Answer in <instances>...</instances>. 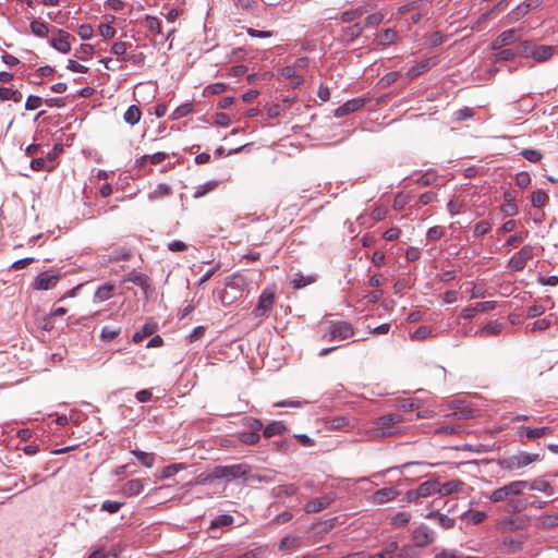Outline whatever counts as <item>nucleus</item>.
I'll use <instances>...</instances> for the list:
<instances>
[{"label": "nucleus", "mask_w": 558, "mask_h": 558, "mask_svg": "<svg viewBox=\"0 0 558 558\" xmlns=\"http://www.w3.org/2000/svg\"><path fill=\"white\" fill-rule=\"evenodd\" d=\"M523 490L522 480H517L493 490L489 494L488 499L495 504L508 501L511 511L522 512L527 508L529 504L521 499L514 500L513 498L520 496Z\"/></svg>", "instance_id": "obj_1"}, {"label": "nucleus", "mask_w": 558, "mask_h": 558, "mask_svg": "<svg viewBox=\"0 0 558 558\" xmlns=\"http://www.w3.org/2000/svg\"><path fill=\"white\" fill-rule=\"evenodd\" d=\"M248 473V466L244 463L232 465H217L209 473L201 475L198 484H209L215 480H235L245 476Z\"/></svg>", "instance_id": "obj_2"}, {"label": "nucleus", "mask_w": 558, "mask_h": 558, "mask_svg": "<svg viewBox=\"0 0 558 558\" xmlns=\"http://www.w3.org/2000/svg\"><path fill=\"white\" fill-rule=\"evenodd\" d=\"M401 422L402 416L399 414L383 415L375 421L368 433L374 438L390 437L401 432Z\"/></svg>", "instance_id": "obj_3"}, {"label": "nucleus", "mask_w": 558, "mask_h": 558, "mask_svg": "<svg viewBox=\"0 0 558 558\" xmlns=\"http://www.w3.org/2000/svg\"><path fill=\"white\" fill-rule=\"evenodd\" d=\"M277 300V287L275 284L267 286L258 296V301L252 315L255 318H267Z\"/></svg>", "instance_id": "obj_4"}, {"label": "nucleus", "mask_w": 558, "mask_h": 558, "mask_svg": "<svg viewBox=\"0 0 558 558\" xmlns=\"http://www.w3.org/2000/svg\"><path fill=\"white\" fill-rule=\"evenodd\" d=\"M60 279L61 275L57 270L43 271L35 277L32 287L38 291L50 290L57 286Z\"/></svg>", "instance_id": "obj_5"}, {"label": "nucleus", "mask_w": 558, "mask_h": 558, "mask_svg": "<svg viewBox=\"0 0 558 558\" xmlns=\"http://www.w3.org/2000/svg\"><path fill=\"white\" fill-rule=\"evenodd\" d=\"M538 460V454L521 452L517 456L509 457L504 460L502 468L514 471L527 466Z\"/></svg>", "instance_id": "obj_6"}, {"label": "nucleus", "mask_w": 558, "mask_h": 558, "mask_svg": "<svg viewBox=\"0 0 558 558\" xmlns=\"http://www.w3.org/2000/svg\"><path fill=\"white\" fill-rule=\"evenodd\" d=\"M354 335L353 326L348 322H331L329 326V340H347Z\"/></svg>", "instance_id": "obj_7"}, {"label": "nucleus", "mask_w": 558, "mask_h": 558, "mask_svg": "<svg viewBox=\"0 0 558 558\" xmlns=\"http://www.w3.org/2000/svg\"><path fill=\"white\" fill-rule=\"evenodd\" d=\"M414 546L426 547L435 539L434 532L425 524L416 526L411 534Z\"/></svg>", "instance_id": "obj_8"}, {"label": "nucleus", "mask_w": 558, "mask_h": 558, "mask_svg": "<svg viewBox=\"0 0 558 558\" xmlns=\"http://www.w3.org/2000/svg\"><path fill=\"white\" fill-rule=\"evenodd\" d=\"M533 257V248L529 245L523 246L517 252L508 262V267L515 271H521L525 268L529 259Z\"/></svg>", "instance_id": "obj_9"}, {"label": "nucleus", "mask_w": 558, "mask_h": 558, "mask_svg": "<svg viewBox=\"0 0 558 558\" xmlns=\"http://www.w3.org/2000/svg\"><path fill=\"white\" fill-rule=\"evenodd\" d=\"M71 34L63 29H54L53 37L50 39V46L61 53L71 51Z\"/></svg>", "instance_id": "obj_10"}, {"label": "nucleus", "mask_w": 558, "mask_h": 558, "mask_svg": "<svg viewBox=\"0 0 558 558\" xmlns=\"http://www.w3.org/2000/svg\"><path fill=\"white\" fill-rule=\"evenodd\" d=\"M521 37V34L518 29H507L499 34L490 45V48L493 50H500L505 46H510L514 44L517 40H519Z\"/></svg>", "instance_id": "obj_11"}, {"label": "nucleus", "mask_w": 558, "mask_h": 558, "mask_svg": "<svg viewBox=\"0 0 558 558\" xmlns=\"http://www.w3.org/2000/svg\"><path fill=\"white\" fill-rule=\"evenodd\" d=\"M336 496L333 493L326 494L325 496L311 499L304 507L307 513L319 512L331 505Z\"/></svg>", "instance_id": "obj_12"}, {"label": "nucleus", "mask_w": 558, "mask_h": 558, "mask_svg": "<svg viewBox=\"0 0 558 558\" xmlns=\"http://www.w3.org/2000/svg\"><path fill=\"white\" fill-rule=\"evenodd\" d=\"M523 489L537 490L544 493L547 496L554 495V488L548 481L539 476L531 481L522 480Z\"/></svg>", "instance_id": "obj_13"}, {"label": "nucleus", "mask_w": 558, "mask_h": 558, "mask_svg": "<svg viewBox=\"0 0 558 558\" xmlns=\"http://www.w3.org/2000/svg\"><path fill=\"white\" fill-rule=\"evenodd\" d=\"M525 541V536H519L515 538L506 536L501 541L502 551L507 555L518 554L523 549Z\"/></svg>", "instance_id": "obj_14"}, {"label": "nucleus", "mask_w": 558, "mask_h": 558, "mask_svg": "<svg viewBox=\"0 0 558 558\" xmlns=\"http://www.w3.org/2000/svg\"><path fill=\"white\" fill-rule=\"evenodd\" d=\"M495 308H496L495 301L478 302L475 304V306L463 308L461 312V317L465 320H469V319H472L476 315V313L489 312Z\"/></svg>", "instance_id": "obj_15"}, {"label": "nucleus", "mask_w": 558, "mask_h": 558, "mask_svg": "<svg viewBox=\"0 0 558 558\" xmlns=\"http://www.w3.org/2000/svg\"><path fill=\"white\" fill-rule=\"evenodd\" d=\"M399 495V492L393 487H385L376 490L371 497V502L375 505H383L393 500Z\"/></svg>", "instance_id": "obj_16"}, {"label": "nucleus", "mask_w": 558, "mask_h": 558, "mask_svg": "<svg viewBox=\"0 0 558 558\" xmlns=\"http://www.w3.org/2000/svg\"><path fill=\"white\" fill-rule=\"evenodd\" d=\"M365 105V99L354 98L350 99L335 110V117L341 118L352 112L357 111Z\"/></svg>", "instance_id": "obj_17"}, {"label": "nucleus", "mask_w": 558, "mask_h": 558, "mask_svg": "<svg viewBox=\"0 0 558 558\" xmlns=\"http://www.w3.org/2000/svg\"><path fill=\"white\" fill-rule=\"evenodd\" d=\"M529 52L536 62H545L555 54V48L546 45L534 46Z\"/></svg>", "instance_id": "obj_18"}, {"label": "nucleus", "mask_w": 558, "mask_h": 558, "mask_svg": "<svg viewBox=\"0 0 558 558\" xmlns=\"http://www.w3.org/2000/svg\"><path fill=\"white\" fill-rule=\"evenodd\" d=\"M144 487H145L144 480L134 478V480L128 481L124 484L122 492L125 496L133 497V496L140 495L144 490Z\"/></svg>", "instance_id": "obj_19"}, {"label": "nucleus", "mask_w": 558, "mask_h": 558, "mask_svg": "<svg viewBox=\"0 0 558 558\" xmlns=\"http://www.w3.org/2000/svg\"><path fill=\"white\" fill-rule=\"evenodd\" d=\"M463 486H464V483L461 480H451L444 484H441L439 482L438 495L439 496H449L454 493H459Z\"/></svg>", "instance_id": "obj_20"}, {"label": "nucleus", "mask_w": 558, "mask_h": 558, "mask_svg": "<svg viewBox=\"0 0 558 558\" xmlns=\"http://www.w3.org/2000/svg\"><path fill=\"white\" fill-rule=\"evenodd\" d=\"M116 287L112 283H105L100 286L95 294H94V302L95 303H101L109 299H111L114 295Z\"/></svg>", "instance_id": "obj_21"}, {"label": "nucleus", "mask_w": 558, "mask_h": 558, "mask_svg": "<svg viewBox=\"0 0 558 558\" xmlns=\"http://www.w3.org/2000/svg\"><path fill=\"white\" fill-rule=\"evenodd\" d=\"M435 64H436V61L434 59L424 60V61L411 66L407 72V77L409 80H413V78L417 77L418 75H421L423 72L430 69Z\"/></svg>", "instance_id": "obj_22"}, {"label": "nucleus", "mask_w": 558, "mask_h": 558, "mask_svg": "<svg viewBox=\"0 0 558 558\" xmlns=\"http://www.w3.org/2000/svg\"><path fill=\"white\" fill-rule=\"evenodd\" d=\"M524 521L520 518L507 517L498 523V530L501 532L515 531L523 527Z\"/></svg>", "instance_id": "obj_23"}, {"label": "nucleus", "mask_w": 558, "mask_h": 558, "mask_svg": "<svg viewBox=\"0 0 558 558\" xmlns=\"http://www.w3.org/2000/svg\"><path fill=\"white\" fill-rule=\"evenodd\" d=\"M122 281L123 282H132V283L141 287L145 292L149 288L148 278L145 275L135 272V271L126 274L123 277Z\"/></svg>", "instance_id": "obj_24"}, {"label": "nucleus", "mask_w": 558, "mask_h": 558, "mask_svg": "<svg viewBox=\"0 0 558 558\" xmlns=\"http://www.w3.org/2000/svg\"><path fill=\"white\" fill-rule=\"evenodd\" d=\"M281 74L284 78L289 80L293 86H299L303 82V74L298 72L293 65L282 68Z\"/></svg>", "instance_id": "obj_25"}, {"label": "nucleus", "mask_w": 558, "mask_h": 558, "mask_svg": "<svg viewBox=\"0 0 558 558\" xmlns=\"http://www.w3.org/2000/svg\"><path fill=\"white\" fill-rule=\"evenodd\" d=\"M553 324V315L546 316L544 318L537 319L533 323H530L525 326L526 332H536L548 329Z\"/></svg>", "instance_id": "obj_26"}, {"label": "nucleus", "mask_w": 558, "mask_h": 558, "mask_svg": "<svg viewBox=\"0 0 558 558\" xmlns=\"http://www.w3.org/2000/svg\"><path fill=\"white\" fill-rule=\"evenodd\" d=\"M301 538L294 535H288L283 537L279 544L281 551L291 553L300 548Z\"/></svg>", "instance_id": "obj_27"}, {"label": "nucleus", "mask_w": 558, "mask_h": 558, "mask_svg": "<svg viewBox=\"0 0 558 558\" xmlns=\"http://www.w3.org/2000/svg\"><path fill=\"white\" fill-rule=\"evenodd\" d=\"M426 518L436 520L438 525L446 530L452 529L454 526V519L438 511H430L427 513Z\"/></svg>", "instance_id": "obj_28"}, {"label": "nucleus", "mask_w": 558, "mask_h": 558, "mask_svg": "<svg viewBox=\"0 0 558 558\" xmlns=\"http://www.w3.org/2000/svg\"><path fill=\"white\" fill-rule=\"evenodd\" d=\"M411 518H412V515L410 512L400 511V512H397L396 514L391 515L388 519V521H389V524L392 525L393 527L401 529V527H404L408 525Z\"/></svg>", "instance_id": "obj_29"}, {"label": "nucleus", "mask_w": 558, "mask_h": 558, "mask_svg": "<svg viewBox=\"0 0 558 558\" xmlns=\"http://www.w3.org/2000/svg\"><path fill=\"white\" fill-rule=\"evenodd\" d=\"M438 488H439L438 480L426 481L417 487V489H418L417 494L421 495L422 497H428V496L438 494Z\"/></svg>", "instance_id": "obj_30"}, {"label": "nucleus", "mask_w": 558, "mask_h": 558, "mask_svg": "<svg viewBox=\"0 0 558 558\" xmlns=\"http://www.w3.org/2000/svg\"><path fill=\"white\" fill-rule=\"evenodd\" d=\"M171 194V187L166 183H159L149 194L148 201L156 202Z\"/></svg>", "instance_id": "obj_31"}, {"label": "nucleus", "mask_w": 558, "mask_h": 558, "mask_svg": "<svg viewBox=\"0 0 558 558\" xmlns=\"http://www.w3.org/2000/svg\"><path fill=\"white\" fill-rule=\"evenodd\" d=\"M399 549V545L397 542H390L387 546L383 548L381 551L369 555V558H397V553Z\"/></svg>", "instance_id": "obj_32"}, {"label": "nucleus", "mask_w": 558, "mask_h": 558, "mask_svg": "<svg viewBox=\"0 0 558 558\" xmlns=\"http://www.w3.org/2000/svg\"><path fill=\"white\" fill-rule=\"evenodd\" d=\"M504 325L499 322H490L475 331L476 336H493L501 332Z\"/></svg>", "instance_id": "obj_33"}, {"label": "nucleus", "mask_w": 558, "mask_h": 558, "mask_svg": "<svg viewBox=\"0 0 558 558\" xmlns=\"http://www.w3.org/2000/svg\"><path fill=\"white\" fill-rule=\"evenodd\" d=\"M142 112L135 105L130 106L123 114V119L128 124L135 125L140 122Z\"/></svg>", "instance_id": "obj_34"}, {"label": "nucleus", "mask_w": 558, "mask_h": 558, "mask_svg": "<svg viewBox=\"0 0 558 558\" xmlns=\"http://www.w3.org/2000/svg\"><path fill=\"white\" fill-rule=\"evenodd\" d=\"M23 98V95L17 89H12L8 87H0V100L7 101L12 100L14 102H20Z\"/></svg>", "instance_id": "obj_35"}, {"label": "nucleus", "mask_w": 558, "mask_h": 558, "mask_svg": "<svg viewBox=\"0 0 558 558\" xmlns=\"http://www.w3.org/2000/svg\"><path fill=\"white\" fill-rule=\"evenodd\" d=\"M486 517V513L480 510H468L462 514V519L472 524L482 523Z\"/></svg>", "instance_id": "obj_36"}, {"label": "nucleus", "mask_w": 558, "mask_h": 558, "mask_svg": "<svg viewBox=\"0 0 558 558\" xmlns=\"http://www.w3.org/2000/svg\"><path fill=\"white\" fill-rule=\"evenodd\" d=\"M156 331V325L146 323L140 330L135 331L133 335V341L138 343L143 341L146 337L153 335Z\"/></svg>", "instance_id": "obj_37"}, {"label": "nucleus", "mask_w": 558, "mask_h": 558, "mask_svg": "<svg viewBox=\"0 0 558 558\" xmlns=\"http://www.w3.org/2000/svg\"><path fill=\"white\" fill-rule=\"evenodd\" d=\"M316 281V276H304L300 272L295 274L292 279V286L294 289H302Z\"/></svg>", "instance_id": "obj_38"}, {"label": "nucleus", "mask_w": 558, "mask_h": 558, "mask_svg": "<svg viewBox=\"0 0 558 558\" xmlns=\"http://www.w3.org/2000/svg\"><path fill=\"white\" fill-rule=\"evenodd\" d=\"M284 430L286 426L281 422L274 421L264 428V436L271 438L274 436L281 435Z\"/></svg>", "instance_id": "obj_39"}, {"label": "nucleus", "mask_w": 558, "mask_h": 558, "mask_svg": "<svg viewBox=\"0 0 558 558\" xmlns=\"http://www.w3.org/2000/svg\"><path fill=\"white\" fill-rule=\"evenodd\" d=\"M29 27H31L32 33L35 36L40 37V38L46 37L49 33L48 25L45 22L39 21V20L32 21Z\"/></svg>", "instance_id": "obj_40"}, {"label": "nucleus", "mask_w": 558, "mask_h": 558, "mask_svg": "<svg viewBox=\"0 0 558 558\" xmlns=\"http://www.w3.org/2000/svg\"><path fill=\"white\" fill-rule=\"evenodd\" d=\"M363 29L364 27L359 23L348 26L343 29L342 38L345 41H352L362 34Z\"/></svg>", "instance_id": "obj_41"}, {"label": "nucleus", "mask_w": 558, "mask_h": 558, "mask_svg": "<svg viewBox=\"0 0 558 558\" xmlns=\"http://www.w3.org/2000/svg\"><path fill=\"white\" fill-rule=\"evenodd\" d=\"M132 454H134L137 460L145 465L146 468H151L155 463L154 453L145 452L138 449L132 450Z\"/></svg>", "instance_id": "obj_42"}, {"label": "nucleus", "mask_w": 558, "mask_h": 558, "mask_svg": "<svg viewBox=\"0 0 558 558\" xmlns=\"http://www.w3.org/2000/svg\"><path fill=\"white\" fill-rule=\"evenodd\" d=\"M218 186V183L215 181H208L204 184H201L195 187L193 197L194 198H201L208 194L209 192L214 191Z\"/></svg>", "instance_id": "obj_43"}, {"label": "nucleus", "mask_w": 558, "mask_h": 558, "mask_svg": "<svg viewBox=\"0 0 558 558\" xmlns=\"http://www.w3.org/2000/svg\"><path fill=\"white\" fill-rule=\"evenodd\" d=\"M396 39L397 33L391 28L385 29L381 34L377 36L378 44L383 46L391 45L396 41Z\"/></svg>", "instance_id": "obj_44"}, {"label": "nucleus", "mask_w": 558, "mask_h": 558, "mask_svg": "<svg viewBox=\"0 0 558 558\" xmlns=\"http://www.w3.org/2000/svg\"><path fill=\"white\" fill-rule=\"evenodd\" d=\"M549 197L544 191H535L532 193L531 202L534 207H544L548 202Z\"/></svg>", "instance_id": "obj_45"}, {"label": "nucleus", "mask_w": 558, "mask_h": 558, "mask_svg": "<svg viewBox=\"0 0 558 558\" xmlns=\"http://www.w3.org/2000/svg\"><path fill=\"white\" fill-rule=\"evenodd\" d=\"M366 11L363 8L344 11L341 15L343 23H350L354 20L360 19Z\"/></svg>", "instance_id": "obj_46"}, {"label": "nucleus", "mask_w": 558, "mask_h": 558, "mask_svg": "<svg viewBox=\"0 0 558 558\" xmlns=\"http://www.w3.org/2000/svg\"><path fill=\"white\" fill-rule=\"evenodd\" d=\"M233 523V517L230 514H220L215 520L211 521L210 527L218 529L222 526H228Z\"/></svg>", "instance_id": "obj_47"}, {"label": "nucleus", "mask_w": 558, "mask_h": 558, "mask_svg": "<svg viewBox=\"0 0 558 558\" xmlns=\"http://www.w3.org/2000/svg\"><path fill=\"white\" fill-rule=\"evenodd\" d=\"M239 439L245 445H255L260 440V436L258 433L243 432L239 434Z\"/></svg>", "instance_id": "obj_48"}, {"label": "nucleus", "mask_w": 558, "mask_h": 558, "mask_svg": "<svg viewBox=\"0 0 558 558\" xmlns=\"http://www.w3.org/2000/svg\"><path fill=\"white\" fill-rule=\"evenodd\" d=\"M521 156L530 162H538L543 158V154L537 149L526 148L521 150Z\"/></svg>", "instance_id": "obj_49"}, {"label": "nucleus", "mask_w": 558, "mask_h": 558, "mask_svg": "<svg viewBox=\"0 0 558 558\" xmlns=\"http://www.w3.org/2000/svg\"><path fill=\"white\" fill-rule=\"evenodd\" d=\"M433 335V329L429 326H421L413 333L411 338L414 340H424Z\"/></svg>", "instance_id": "obj_50"}, {"label": "nucleus", "mask_w": 558, "mask_h": 558, "mask_svg": "<svg viewBox=\"0 0 558 558\" xmlns=\"http://www.w3.org/2000/svg\"><path fill=\"white\" fill-rule=\"evenodd\" d=\"M94 53V47L89 44H82L75 56L81 60L89 59Z\"/></svg>", "instance_id": "obj_51"}, {"label": "nucleus", "mask_w": 558, "mask_h": 558, "mask_svg": "<svg viewBox=\"0 0 558 558\" xmlns=\"http://www.w3.org/2000/svg\"><path fill=\"white\" fill-rule=\"evenodd\" d=\"M549 433H550V428L547 426L536 427V428H526V436L530 439L539 438V437L546 436Z\"/></svg>", "instance_id": "obj_52"}, {"label": "nucleus", "mask_w": 558, "mask_h": 558, "mask_svg": "<svg viewBox=\"0 0 558 558\" xmlns=\"http://www.w3.org/2000/svg\"><path fill=\"white\" fill-rule=\"evenodd\" d=\"M244 283H245V279H244V277H243L242 275H240V274H234V275H232V276H230V277H228V278L226 279V286H227V287H231V288H236V289H239V288H241L242 286H244Z\"/></svg>", "instance_id": "obj_53"}, {"label": "nucleus", "mask_w": 558, "mask_h": 558, "mask_svg": "<svg viewBox=\"0 0 558 558\" xmlns=\"http://www.w3.org/2000/svg\"><path fill=\"white\" fill-rule=\"evenodd\" d=\"M145 23H146V27L151 33H155V34H160L161 33L160 22H159V20L157 17L151 16V15H147L146 19H145Z\"/></svg>", "instance_id": "obj_54"}, {"label": "nucleus", "mask_w": 558, "mask_h": 558, "mask_svg": "<svg viewBox=\"0 0 558 558\" xmlns=\"http://www.w3.org/2000/svg\"><path fill=\"white\" fill-rule=\"evenodd\" d=\"M120 331H121L120 328L112 329L109 326H105L101 329L100 338L104 341H111L120 333Z\"/></svg>", "instance_id": "obj_55"}, {"label": "nucleus", "mask_w": 558, "mask_h": 558, "mask_svg": "<svg viewBox=\"0 0 558 558\" xmlns=\"http://www.w3.org/2000/svg\"><path fill=\"white\" fill-rule=\"evenodd\" d=\"M123 506L122 502L113 501V500H106L101 504V510L109 512V513H117L121 507Z\"/></svg>", "instance_id": "obj_56"}, {"label": "nucleus", "mask_w": 558, "mask_h": 558, "mask_svg": "<svg viewBox=\"0 0 558 558\" xmlns=\"http://www.w3.org/2000/svg\"><path fill=\"white\" fill-rule=\"evenodd\" d=\"M545 311H546V308H545L544 305H542V304H533V305L527 307L526 316L529 318L539 317V316H542L545 313Z\"/></svg>", "instance_id": "obj_57"}, {"label": "nucleus", "mask_w": 558, "mask_h": 558, "mask_svg": "<svg viewBox=\"0 0 558 558\" xmlns=\"http://www.w3.org/2000/svg\"><path fill=\"white\" fill-rule=\"evenodd\" d=\"M244 424L250 429V432L254 433H258L263 428L262 421L255 417H245Z\"/></svg>", "instance_id": "obj_58"}, {"label": "nucleus", "mask_w": 558, "mask_h": 558, "mask_svg": "<svg viewBox=\"0 0 558 558\" xmlns=\"http://www.w3.org/2000/svg\"><path fill=\"white\" fill-rule=\"evenodd\" d=\"M43 105V99L39 96L31 95L25 101L26 110H35Z\"/></svg>", "instance_id": "obj_59"}, {"label": "nucleus", "mask_w": 558, "mask_h": 558, "mask_svg": "<svg viewBox=\"0 0 558 558\" xmlns=\"http://www.w3.org/2000/svg\"><path fill=\"white\" fill-rule=\"evenodd\" d=\"M444 234H445L444 227L435 226V227H432L428 229L426 236L428 240L435 241V240H439L440 238H442Z\"/></svg>", "instance_id": "obj_60"}, {"label": "nucleus", "mask_w": 558, "mask_h": 558, "mask_svg": "<svg viewBox=\"0 0 558 558\" xmlns=\"http://www.w3.org/2000/svg\"><path fill=\"white\" fill-rule=\"evenodd\" d=\"M99 34L105 38V39H110L112 37H114L117 31L114 27H112L110 24H100L99 25Z\"/></svg>", "instance_id": "obj_61"}, {"label": "nucleus", "mask_w": 558, "mask_h": 558, "mask_svg": "<svg viewBox=\"0 0 558 558\" xmlns=\"http://www.w3.org/2000/svg\"><path fill=\"white\" fill-rule=\"evenodd\" d=\"M77 34L83 40H87L93 37L94 29L89 24H82L78 29Z\"/></svg>", "instance_id": "obj_62"}, {"label": "nucleus", "mask_w": 558, "mask_h": 558, "mask_svg": "<svg viewBox=\"0 0 558 558\" xmlns=\"http://www.w3.org/2000/svg\"><path fill=\"white\" fill-rule=\"evenodd\" d=\"M501 211L507 217L515 216L519 211V208L514 202L505 203L501 206Z\"/></svg>", "instance_id": "obj_63"}, {"label": "nucleus", "mask_w": 558, "mask_h": 558, "mask_svg": "<svg viewBox=\"0 0 558 558\" xmlns=\"http://www.w3.org/2000/svg\"><path fill=\"white\" fill-rule=\"evenodd\" d=\"M490 228H492V225L488 221H485V220L480 221L474 227V234L476 236L484 235L490 230Z\"/></svg>", "instance_id": "obj_64"}]
</instances>
